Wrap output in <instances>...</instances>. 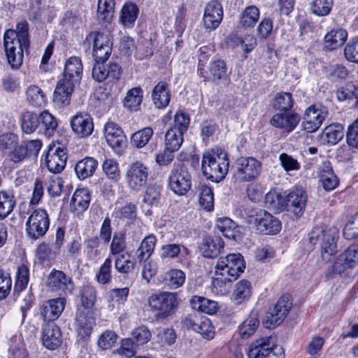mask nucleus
Returning <instances> with one entry per match:
<instances>
[{"instance_id":"f257e3e1","label":"nucleus","mask_w":358,"mask_h":358,"mask_svg":"<svg viewBox=\"0 0 358 358\" xmlns=\"http://www.w3.org/2000/svg\"><path fill=\"white\" fill-rule=\"evenodd\" d=\"M29 24L23 20L16 26V29L7 30L3 36V45L9 64L19 68L23 62L24 49L29 46Z\"/></svg>"},{"instance_id":"f03ea898","label":"nucleus","mask_w":358,"mask_h":358,"mask_svg":"<svg viewBox=\"0 0 358 358\" xmlns=\"http://www.w3.org/2000/svg\"><path fill=\"white\" fill-rule=\"evenodd\" d=\"M227 154L220 148L212 149L203 155L201 169L204 176L213 182L223 180L229 171Z\"/></svg>"},{"instance_id":"7ed1b4c3","label":"nucleus","mask_w":358,"mask_h":358,"mask_svg":"<svg viewBox=\"0 0 358 358\" xmlns=\"http://www.w3.org/2000/svg\"><path fill=\"white\" fill-rule=\"evenodd\" d=\"M338 231L336 228H327L324 226L315 227L308 234L310 243H320L321 256L323 260L329 261L336 251V240Z\"/></svg>"},{"instance_id":"20e7f679","label":"nucleus","mask_w":358,"mask_h":358,"mask_svg":"<svg viewBox=\"0 0 358 358\" xmlns=\"http://www.w3.org/2000/svg\"><path fill=\"white\" fill-rule=\"evenodd\" d=\"M176 292H163L149 296L148 302L158 319H166L174 314L179 304Z\"/></svg>"},{"instance_id":"39448f33","label":"nucleus","mask_w":358,"mask_h":358,"mask_svg":"<svg viewBox=\"0 0 358 358\" xmlns=\"http://www.w3.org/2000/svg\"><path fill=\"white\" fill-rule=\"evenodd\" d=\"M150 173L149 167L140 160L129 164L124 173V181L129 190L138 193L146 187Z\"/></svg>"},{"instance_id":"423d86ee","label":"nucleus","mask_w":358,"mask_h":358,"mask_svg":"<svg viewBox=\"0 0 358 358\" xmlns=\"http://www.w3.org/2000/svg\"><path fill=\"white\" fill-rule=\"evenodd\" d=\"M50 226L49 216L45 210L36 209L31 213L26 222V234L31 240L43 237Z\"/></svg>"},{"instance_id":"0eeeda50","label":"nucleus","mask_w":358,"mask_h":358,"mask_svg":"<svg viewBox=\"0 0 358 358\" xmlns=\"http://www.w3.org/2000/svg\"><path fill=\"white\" fill-rule=\"evenodd\" d=\"M245 268L243 256L240 253H231L217 261L215 275H227L236 280Z\"/></svg>"},{"instance_id":"6e6552de","label":"nucleus","mask_w":358,"mask_h":358,"mask_svg":"<svg viewBox=\"0 0 358 358\" xmlns=\"http://www.w3.org/2000/svg\"><path fill=\"white\" fill-rule=\"evenodd\" d=\"M262 163L255 157H241L236 161L234 178L239 182H250L260 175Z\"/></svg>"},{"instance_id":"1a4fd4ad","label":"nucleus","mask_w":358,"mask_h":358,"mask_svg":"<svg viewBox=\"0 0 358 358\" xmlns=\"http://www.w3.org/2000/svg\"><path fill=\"white\" fill-rule=\"evenodd\" d=\"M87 40L93 42V57L95 62L104 63L112 51L111 36L108 32H91Z\"/></svg>"},{"instance_id":"9d476101","label":"nucleus","mask_w":358,"mask_h":358,"mask_svg":"<svg viewBox=\"0 0 358 358\" xmlns=\"http://www.w3.org/2000/svg\"><path fill=\"white\" fill-rule=\"evenodd\" d=\"M329 115L327 107L320 104H313L305 110L301 126L308 133L316 131Z\"/></svg>"},{"instance_id":"9b49d317","label":"nucleus","mask_w":358,"mask_h":358,"mask_svg":"<svg viewBox=\"0 0 358 358\" xmlns=\"http://www.w3.org/2000/svg\"><path fill=\"white\" fill-rule=\"evenodd\" d=\"M307 198L306 190L303 187H296L284 196L281 208H283V210L287 209L290 211L297 217H301L306 208Z\"/></svg>"},{"instance_id":"f8f14e48","label":"nucleus","mask_w":358,"mask_h":358,"mask_svg":"<svg viewBox=\"0 0 358 358\" xmlns=\"http://www.w3.org/2000/svg\"><path fill=\"white\" fill-rule=\"evenodd\" d=\"M292 308L289 295L282 296L266 316L264 323L267 328L273 329L280 324Z\"/></svg>"},{"instance_id":"ddd939ff","label":"nucleus","mask_w":358,"mask_h":358,"mask_svg":"<svg viewBox=\"0 0 358 358\" xmlns=\"http://www.w3.org/2000/svg\"><path fill=\"white\" fill-rule=\"evenodd\" d=\"M169 187L176 194L184 195L191 187V176L184 166L173 169L169 176Z\"/></svg>"},{"instance_id":"4468645a","label":"nucleus","mask_w":358,"mask_h":358,"mask_svg":"<svg viewBox=\"0 0 358 358\" xmlns=\"http://www.w3.org/2000/svg\"><path fill=\"white\" fill-rule=\"evenodd\" d=\"M47 285L50 290L59 292V295L70 294L74 289L71 278L63 271L56 269H53L50 273Z\"/></svg>"},{"instance_id":"2eb2a0df","label":"nucleus","mask_w":358,"mask_h":358,"mask_svg":"<svg viewBox=\"0 0 358 358\" xmlns=\"http://www.w3.org/2000/svg\"><path fill=\"white\" fill-rule=\"evenodd\" d=\"M104 134L109 146L117 153H122L127 145V138L121 127L113 122H108L105 125Z\"/></svg>"},{"instance_id":"dca6fc26","label":"nucleus","mask_w":358,"mask_h":358,"mask_svg":"<svg viewBox=\"0 0 358 358\" xmlns=\"http://www.w3.org/2000/svg\"><path fill=\"white\" fill-rule=\"evenodd\" d=\"M358 263V242L350 245L332 265V272L341 273L347 268H353Z\"/></svg>"},{"instance_id":"f3484780","label":"nucleus","mask_w":358,"mask_h":358,"mask_svg":"<svg viewBox=\"0 0 358 358\" xmlns=\"http://www.w3.org/2000/svg\"><path fill=\"white\" fill-rule=\"evenodd\" d=\"M121 73V67L116 63H110L105 66L103 63L95 62L92 69V77L99 83L106 79L111 83H115L119 80Z\"/></svg>"},{"instance_id":"a211bd4d","label":"nucleus","mask_w":358,"mask_h":358,"mask_svg":"<svg viewBox=\"0 0 358 358\" xmlns=\"http://www.w3.org/2000/svg\"><path fill=\"white\" fill-rule=\"evenodd\" d=\"M223 18L222 4L217 0L208 2L204 10L203 22L206 29L215 30L220 24Z\"/></svg>"},{"instance_id":"6ab92c4d","label":"nucleus","mask_w":358,"mask_h":358,"mask_svg":"<svg viewBox=\"0 0 358 358\" xmlns=\"http://www.w3.org/2000/svg\"><path fill=\"white\" fill-rule=\"evenodd\" d=\"M67 159L64 148L59 146L50 148L46 155L47 168L52 173H59L64 169Z\"/></svg>"},{"instance_id":"aec40b11","label":"nucleus","mask_w":358,"mask_h":358,"mask_svg":"<svg viewBox=\"0 0 358 358\" xmlns=\"http://www.w3.org/2000/svg\"><path fill=\"white\" fill-rule=\"evenodd\" d=\"M42 342L43 345L51 350L57 349L62 342V332L54 322H46L42 327Z\"/></svg>"},{"instance_id":"412c9836","label":"nucleus","mask_w":358,"mask_h":358,"mask_svg":"<svg viewBox=\"0 0 358 358\" xmlns=\"http://www.w3.org/2000/svg\"><path fill=\"white\" fill-rule=\"evenodd\" d=\"M257 229L265 234H275L280 231V222L268 212L261 210L256 216Z\"/></svg>"},{"instance_id":"4be33fe9","label":"nucleus","mask_w":358,"mask_h":358,"mask_svg":"<svg viewBox=\"0 0 358 358\" xmlns=\"http://www.w3.org/2000/svg\"><path fill=\"white\" fill-rule=\"evenodd\" d=\"M275 347L279 346L274 345V340L272 337L261 338L250 344L248 350V356L249 358H267L269 355L273 354Z\"/></svg>"},{"instance_id":"5701e85b","label":"nucleus","mask_w":358,"mask_h":358,"mask_svg":"<svg viewBox=\"0 0 358 358\" xmlns=\"http://www.w3.org/2000/svg\"><path fill=\"white\" fill-rule=\"evenodd\" d=\"M77 83L64 76L59 78L54 92V102L58 105H68Z\"/></svg>"},{"instance_id":"b1692460","label":"nucleus","mask_w":358,"mask_h":358,"mask_svg":"<svg viewBox=\"0 0 358 358\" xmlns=\"http://www.w3.org/2000/svg\"><path fill=\"white\" fill-rule=\"evenodd\" d=\"M77 83L64 76L59 78L54 92V102L58 105H68Z\"/></svg>"},{"instance_id":"393cba45","label":"nucleus","mask_w":358,"mask_h":358,"mask_svg":"<svg viewBox=\"0 0 358 358\" xmlns=\"http://www.w3.org/2000/svg\"><path fill=\"white\" fill-rule=\"evenodd\" d=\"M300 115L295 112H283L275 114L270 120V123L275 127L289 133L298 125Z\"/></svg>"},{"instance_id":"a878e982","label":"nucleus","mask_w":358,"mask_h":358,"mask_svg":"<svg viewBox=\"0 0 358 358\" xmlns=\"http://www.w3.org/2000/svg\"><path fill=\"white\" fill-rule=\"evenodd\" d=\"M185 324L193 331L200 334L206 339H212L215 336L214 328L210 321L206 318H200L196 315L189 316L184 320Z\"/></svg>"},{"instance_id":"bb28decb","label":"nucleus","mask_w":358,"mask_h":358,"mask_svg":"<svg viewBox=\"0 0 358 358\" xmlns=\"http://www.w3.org/2000/svg\"><path fill=\"white\" fill-rule=\"evenodd\" d=\"M71 126L76 134L79 137H87L94 130L92 119L87 113H78L71 121Z\"/></svg>"},{"instance_id":"cd10ccee","label":"nucleus","mask_w":358,"mask_h":358,"mask_svg":"<svg viewBox=\"0 0 358 358\" xmlns=\"http://www.w3.org/2000/svg\"><path fill=\"white\" fill-rule=\"evenodd\" d=\"M66 304L64 297H59L45 301L41 307V315L47 322H54L63 312Z\"/></svg>"},{"instance_id":"c85d7f7f","label":"nucleus","mask_w":358,"mask_h":358,"mask_svg":"<svg viewBox=\"0 0 358 358\" xmlns=\"http://www.w3.org/2000/svg\"><path fill=\"white\" fill-rule=\"evenodd\" d=\"M224 248V242L218 236H206L200 245V250L204 257L215 258Z\"/></svg>"},{"instance_id":"c756f323","label":"nucleus","mask_w":358,"mask_h":358,"mask_svg":"<svg viewBox=\"0 0 358 358\" xmlns=\"http://www.w3.org/2000/svg\"><path fill=\"white\" fill-rule=\"evenodd\" d=\"M217 229L224 236L236 241H240L243 227L238 226L229 217L219 218L216 224Z\"/></svg>"},{"instance_id":"7c9ffc66","label":"nucleus","mask_w":358,"mask_h":358,"mask_svg":"<svg viewBox=\"0 0 358 358\" xmlns=\"http://www.w3.org/2000/svg\"><path fill=\"white\" fill-rule=\"evenodd\" d=\"M90 201V193L87 189H78L71 199V209L76 215H81L88 208Z\"/></svg>"},{"instance_id":"2f4dec72","label":"nucleus","mask_w":358,"mask_h":358,"mask_svg":"<svg viewBox=\"0 0 358 358\" xmlns=\"http://www.w3.org/2000/svg\"><path fill=\"white\" fill-rule=\"evenodd\" d=\"M94 324V319L87 316L85 310L77 312L76 325L78 341H85L90 336Z\"/></svg>"},{"instance_id":"473e14b6","label":"nucleus","mask_w":358,"mask_h":358,"mask_svg":"<svg viewBox=\"0 0 358 358\" xmlns=\"http://www.w3.org/2000/svg\"><path fill=\"white\" fill-rule=\"evenodd\" d=\"M98 167V162L93 157H86L79 160L74 169L80 180H85L93 176Z\"/></svg>"},{"instance_id":"72a5a7b5","label":"nucleus","mask_w":358,"mask_h":358,"mask_svg":"<svg viewBox=\"0 0 358 358\" xmlns=\"http://www.w3.org/2000/svg\"><path fill=\"white\" fill-rule=\"evenodd\" d=\"M83 74V64L78 57H70L65 63L63 76L68 79L79 83Z\"/></svg>"},{"instance_id":"f704fd0d","label":"nucleus","mask_w":358,"mask_h":358,"mask_svg":"<svg viewBox=\"0 0 358 358\" xmlns=\"http://www.w3.org/2000/svg\"><path fill=\"white\" fill-rule=\"evenodd\" d=\"M348 37V33L341 28H336L327 32L324 41L325 47L329 50L337 49L345 43Z\"/></svg>"},{"instance_id":"c9c22d12","label":"nucleus","mask_w":358,"mask_h":358,"mask_svg":"<svg viewBox=\"0 0 358 358\" xmlns=\"http://www.w3.org/2000/svg\"><path fill=\"white\" fill-rule=\"evenodd\" d=\"M170 91L165 82H159L154 88L152 98L154 104L158 108L166 107L170 101Z\"/></svg>"},{"instance_id":"e433bc0d","label":"nucleus","mask_w":358,"mask_h":358,"mask_svg":"<svg viewBox=\"0 0 358 358\" xmlns=\"http://www.w3.org/2000/svg\"><path fill=\"white\" fill-rule=\"evenodd\" d=\"M344 136V129L338 123L331 124L326 127L322 132V138L329 145L337 144Z\"/></svg>"},{"instance_id":"4c0bfd02","label":"nucleus","mask_w":358,"mask_h":358,"mask_svg":"<svg viewBox=\"0 0 358 358\" xmlns=\"http://www.w3.org/2000/svg\"><path fill=\"white\" fill-rule=\"evenodd\" d=\"M252 294L251 283L247 280L238 282L233 292L231 299L235 304H241L248 301Z\"/></svg>"},{"instance_id":"58836bf2","label":"nucleus","mask_w":358,"mask_h":358,"mask_svg":"<svg viewBox=\"0 0 358 358\" xmlns=\"http://www.w3.org/2000/svg\"><path fill=\"white\" fill-rule=\"evenodd\" d=\"M191 307L196 310L213 315L217 310V303L199 296H194L190 300Z\"/></svg>"},{"instance_id":"ea45409f","label":"nucleus","mask_w":358,"mask_h":358,"mask_svg":"<svg viewBox=\"0 0 358 358\" xmlns=\"http://www.w3.org/2000/svg\"><path fill=\"white\" fill-rule=\"evenodd\" d=\"M138 8L134 3H126L121 10L120 20L125 27H133L138 15Z\"/></svg>"},{"instance_id":"a19ab883","label":"nucleus","mask_w":358,"mask_h":358,"mask_svg":"<svg viewBox=\"0 0 358 358\" xmlns=\"http://www.w3.org/2000/svg\"><path fill=\"white\" fill-rule=\"evenodd\" d=\"M320 181L326 191H331L338 185V178L334 174L329 162L324 164V167L320 172Z\"/></svg>"},{"instance_id":"79ce46f5","label":"nucleus","mask_w":358,"mask_h":358,"mask_svg":"<svg viewBox=\"0 0 358 358\" xmlns=\"http://www.w3.org/2000/svg\"><path fill=\"white\" fill-rule=\"evenodd\" d=\"M259 324L258 315L256 312H251L248 318L238 327V332L243 339L248 338L254 334Z\"/></svg>"},{"instance_id":"37998d69","label":"nucleus","mask_w":358,"mask_h":358,"mask_svg":"<svg viewBox=\"0 0 358 358\" xmlns=\"http://www.w3.org/2000/svg\"><path fill=\"white\" fill-rule=\"evenodd\" d=\"M39 131L48 137L52 136L57 128V122L55 117L48 110H44L39 114Z\"/></svg>"},{"instance_id":"c03bdc74","label":"nucleus","mask_w":358,"mask_h":358,"mask_svg":"<svg viewBox=\"0 0 358 358\" xmlns=\"http://www.w3.org/2000/svg\"><path fill=\"white\" fill-rule=\"evenodd\" d=\"M156 241L157 239L154 235H149L143 238L136 250V256L139 262H145L152 255Z\"/></svg>"},{"instance_id":"a18cd8bd","label":"nucleus","mask_w":358,"mask_h":358,"mask_svg":"<svg viewBox=\"0 0 358 358\" xmlns=\"http://www.w3.org/2000/svg\"><path fill=\"white\" fill-rule=\"evenodd\" d=\"M143 101V90L141 87L129 90L124 99V106L131 110H138Z\"/></svg>"},{"instance_id":"49530a36","label":"nucleus","mask_w":358,"mask_h":358,"mask_svg":"<svg viewBox=\"0 0 358 358\" xmlns=\"http://www.w3.org/2000/svg\"><path fill=\"white\" fill-rule=\"evenodd\" d=\"M39 115L33 112L27 111L22 115L21 127L26 134H32L39 129Z\"/></svg>"},{"instance_id":"de8ad7c7","label":"nucleus","mask_w":358,"mask_h":358,"mask_svg":"<svg viewBox=\"0 0 358 358\" xmlns=\"http://www.w3.org/2000/svg\"><path fill=\"white\" fill-rule=\"evenodd\" d=\"M115 0H99L97 15L101 21L109 23L113 17Z\"/></svg>"},{"instance_id":"09e8293b","label":"nucleus","mask_w":358,"mask_h":358,"mask_svg":"<svg viewBox=\"0 0 358 358\" xmlns=\"http://www.w3.org/2000/svg\"><path fill=\"white\" fill-rule=\"evenodd\" d=\"M15 200L13 192H0V218L6 217L13 210Z\"/></svg>"},{"instance_id":"8fccbe9b","label":"nucleus","mask_w":358,"mask_h":358,"mask_svg":"<svg viewBox=\"0 0 358 358\" xmlns=\"http://www.w3.org/2000/svg\"><path fill=\"white\" fill-rule=\"evenodd\" d=\"M27 99L30 104L41 107L45 104L46 97L43 91L37 85H30L26 90Z\"/></svg>"},{"instance_id":"3c124183","label":"nucleus","mask_w":358,"mask_h":358,"mask_svg":"<svg viewBox=\"0 0 358 358\" xmlns=\"http://www.w3.org/2000/svg\"><path fill=\"white\" fill-rule=\"evenodd\" d=\"M199 191L200 206L207 211L212 210L214 207V196L211 187L206 184H200Z\"/></svg>"},{"instance_id":"603ef678","label":"nucleus","mask_w":358,"mask_h":358,"mask_svg":"<svg viewBox=\"0 0 358 358\" xmlns=\"http://www.w3.org/2000/svg\"><path fill=\"white\" fill-rule=\"evenodd\" d=\"M259 18V10L255 6H247L241 14L239 24L244 27H253Z\"/></svg>"},{"instance_id":"864d4df0","label":"nucleus","mask_w":358,"mask_h":358,"mask_svg":"<svg viewBox=\"0 0 358 358\" xmlns=\"http://www.w3.org/2000/svg\"><path fill=\"white\" fill-rule=\"evenodd\" d=\"M185 280V273L180 269H171L165 274L164 283L170 289L181 287Z\"/></svg>"},{"instance_id":"5fc2aeb1","label":"nucleus","mask_w":358,"mask_h":358,"mask_svg":"<svg viewBox=\"0 0 358 358\" xmlns=\"http://www.w3.org/2000/svg\"><path fill=\"white\" fill-rule=\"evenodd\" d=\"M292 95L289 92H279L275 96L273 107L282 112H287L293 106Z\"/></svg>"},{"instance_id":"6e6d98bb","label":"nucleus","mask_w":358,"mask_h":358,"mask_svg":"<svg viewBox=\"0 0 358 358\" xmlns=\"http://www.w3.org/2000/svg\"><path fill=\"white\" fill-rule=\"evenodd\" d=\"M211 283L213 292L216 294L224 295L229 291V285L234 280L232 278L227 275H215Z\"/></svg>"},{"instance_id":"4d7b16f0","label":"nucleus","mask_w":358,"mask_h":358,"mask_svg":"<svg viewBox=\"0 0 358 358\" xmlns=\"http://www.w3.org/2000/svg\"><path fill=\"white\" fill-rule=\"evenodd\" d=\"M183 142V134L176 130L169 129L165 135V147L166 149L176 152L179 150Z\"/></svg>"},{"instance_id":"13d9d810","label":"nucleus","mask_w":358,"mask_h":358,"mask_svg":"<svg viewBox=\"0 0 358 358\" xmlns=\"http://www.w3.org/2000/svg\"><path fill=\"white\" fill-rule=\"evenodd\" d=\"M102 169L108 179L114 182L120 180L121 174L118 163L113 159H106L103 164Z\"/></svg>"},{"instance_id":"bf43d9fd","label":"nucleus","mask_w":358,"mask_h":358,"mask_svg":"<svg viewBox=\"0 0 358 358\" xmlns=\"http://www.w3.org/2000/svg\"><path fill=\"white\" fill-rule=\"evenodd\" d=\"M153 135V130L151 127H145L131 136V141L134 146L141 148L144 147Z\"/></svg>"},{"instance_id":"052dcab7","label":"nucleus","mask_w":358,"mask_h":358,"mask_svg":"<svg viewBox=\"0 0 358 358\" xmlns=\"http://www.w3.org/2000/svg\"><path fill=\"white\" fill-rule=\"evenodd\" d=\"M127 247L125 233L123 231H115L112 238L110 245V253L112 255H121Z\"/></svg>"},{"instance_id":"680f3d73","label":"nucleus","mask_w":358,"mask_h":358,"mask_svg":"<svg viewBox=\"0 0 358 358\" xmlns=\"http://www.w3.org/2000/svg\"><path fill=\"white\" fill-rule=\"evenodd\" d=\"M80 300L85 308H92L96 300V291L90 285L84 286L80 290Z\"/></svg>"},{"instance_id":"e2e57ef3","label":"nucleus","mask_w":358,"mask_h":358,"mask_svg":"<svg viewBox=\"0 0 358 358\" xmlns=\"http://www.w3.org/2000/svg\"><path fill=\"white\" fill-rule=\"evenodd\" d=\"M113 216L117 219L133 220L136 216V207L131 203H127L121 207L117 206L113 212Z\"/></svg>"},{"instance_id":"0e129e2a","label":"nucleus","mask_w":358,"mask_h":358,"mask_svg":"<svg viewBox=\"0 0 358 358\" xmlns=\"http://www.w3.org/2000/svg\"><path fill=\"white\" fill-rule=\"evenodd\" d=\"M112 259L110 257H107L99 268L96 275V280L103 285L110 282L111 280Z\"/></svg>"},{"instance_id":"69168bd1","label":"nucleus","mask_w":358,"mask_h":358,"mask_svg":"<svg viewBox=\"0 0 358 358\" xmlns=\"http://www.w3.org/2000/svg\"><path fill=\"white\" fill-rule=\"evenodd\" d=\"M210 73L214 81L226 78L227 68L225 62L222 59L213 61L210 64Z\"/></svg>"},{"instance_id":"338daca9","label":"nucleus","mask_w":358,"mask_h":358,"mask_svg":"<svg viewBox=\"0 0 358 358\" xmlns=\"http://www.w3.org/2000/svg\"><path fill=\"white\" fill-rule=\"evenodd\" d=\"M189 122L190 119L187 114L183 112H177L174 115L173 124L171 129L184 134L189 127Z\"/></svg>"},{"instance_id":"774afa93","label":"nucleus","mask_w":358,"mask_h":358,"mask_svg":"<svg viewBox=\"0 0 358 358\" xmlns=\"http://www.w3.org/2000/svg\"><path fill=\"white\" fill-rule=\"evenodd\" d=\"M332 5V0H313L311 3V10L318 16H326L330 13Z\"/></svg>"}]
</instances>
